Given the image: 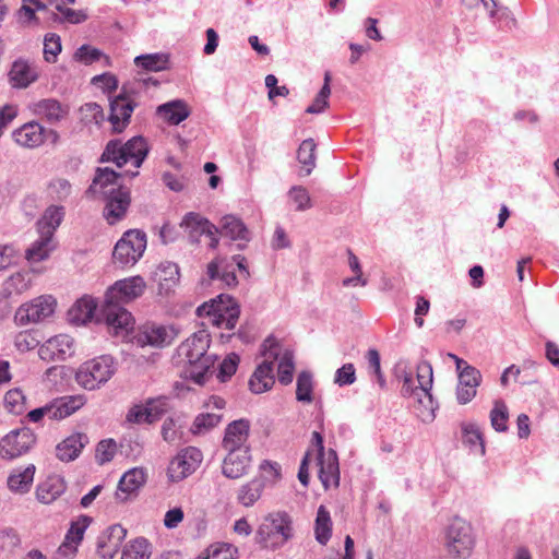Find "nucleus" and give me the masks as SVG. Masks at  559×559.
I'll list each match as a JSON object with an SVG mask.
<instances>
[{"instance_id":"obj_25","label":"nucleus","mask_w":559,"mask_h":559,"mask_svg":"<svg viewBox=\"0 0 559 559\" xmlns=\"http://www.w3.org/2000/svg\"><path fill=\"white\" fill-rule=\"evenodd\" d=\"M15 142L25 147H37L45 142V128L38 122H27L13 132Z\"/></svg>"},{"instance_id":"obj_60","label":"nucleus","mask_w":559,"mask_h":559,"mask_svg":"<svg viewBox=\"0 0 559 559\" xmlns=\"http://www.w3.org/2000/svg\"><path fill=\"white\" fill-rule=\"evenodd\" d=\"M289 195L293 199V201L297 204V211H305L311 207L310 195L304 187H293L289 191Z\"/></svg>"},{"instance_id":"obj_57","label":"nucleus","mask_w":559,"mask_h":559,"mask_svg":"<svg viewBox=\"0 0 559 559\" xmlns=\"http://www.w3.org/2000/svg\"><path fill=\"white\" fill-rule=\"evenodd\" d=\"M116 442L112 439L102 440L97 444L96 459L99 464L110 462L116 454Z\"/></svg>"},{"instance_id":"obj_31","label":"nucleus","mask_w":559,"mask_h":559,"mask_svg":"<svg viewBox=\"0 0 559 559\" xmlns=\"http://www.w3.org/2000/svg\"><path fill=\"white\" fill-rule=\"evenodd\" d=\"M157 114L170 124H179L186 120L190 110L182 99H174L157 107Z\"/></svg>"},{"instance_id":"obj_56","label":"nucleus","mask_w":559,"mask_h":559,"mask_svg":"<svg viewBox=\"0 0 559 559\" xmlns=\"http://www.w3.org/2000/svg\"><path fill=\"white\" fill-rule=\"evenodd\" d=\"M356 381V370L353 364L343 365L335 371L334 383L340 386L350 385Z\"/></svg>"},{"instance_id":"obj_21","label":"nucleus","mask_w":559,"mask_h":559,"mask_svg":"<svg viewBox=\"0 0 559 559\" xmlns=\"http://www.w3.org/2000/svg\"><path fill=\"white\" fill-rule=\"evenodd\" d=\"M180 227L185 228L193 243H198L202 235L213 236L218 231V228L207 218L194 212H189L183 216Z\"/></svg>"},{"instance_id":"obj_12","label":"nucleus","mask_w":559,"mask_h":559,"mask_svg":"<svg viewBox=\"0 0 559 559\" xmlns=\"http://www.w3.org/2000/svg\"><path fill=\"white\" fill-rule=\"evenodd\" d=\"M55 307L56 299L52 296H39L21 305L14 314V321L17 325L40 322L53 313Z\"/></svg>"},{"instance_id":"obj_2","label":"nucleus","mask_w":559,"mask_h":559,"mask_svg":"<svg viewBox=\"0 0 559 559\" xmlns=\"http://www.w3.org/2000/svg\"><path fill=\"white\" fill-rule=\"evenodd\" d=\"M121 177L122 174L109 167L97 168L93 182L86 191V193L99 192L106 199L104 217L109 225L123 218L130 205L129 189L118 182Z\"/></svg>"},{"instance_id":"obj_3","label":"nucleus","mask_w":559,"mask_h":559,"mask_svg":"<svg viewBox=\"0 0 559 559\" xmlns=\"http://www.w3.org/2000/svg\"><path fill=\"white\" fill-rule=\"evenodd\" d=\"M210 343V333L202 329L193 333L178 348V355L188 361L189 374L198 384L205 382L207 373L215 362L216 357L207 355Z\"/></svg>"},{"instance_id":"obj_39","label":"nucleus","mask_w":559,"mask_h":559,"mask_svg":"<svg viewBox=\"0 0 559 559\" xmlns=\"http://www.w3.org/2000/svg\"><path fill=\"white\" fill-rule=\"evenodd\" d=\"M332 535V520L329 510L320 506L314 521L316 540L321 545H326Z\"/></svg>"},{"instance_id":"obj_16","label":"nucleus","mask_w":559,"mask_h":559,"mask_svg":"<svg viewBox=\"0 0 559 559\" xmlns=\"http://www.w3.org/2000/svg\"><path fill=\"white\" fill-rule=\"evenodd\" d=\"M93 319L96 322H105L106 320L100 316V307L92 297L84 296L76 300V302L68 311V320L74 325H84Z\"/></svg>"},{"instance_id":"obj_30","label":"nucleus","mask_w":559,"mask_h":559,"mask_svg":"<svg viewBox=\"0 0 559 559\" xmlns=\"http://www.w3.org/2000/svg\"><path fill=\"white\" fill-rule=\"evenodd\" d=\"M86 442L87 437L84 433L78 432L69 436L57 445V457L62 462H71L75 460L80 455Z\"/></svg>"},{"instance_id":"obj_6","label":"nucleus","mask_w":559,"mask_h":559,"mask_svg":"<svg viewBox=\"0 0 559 559\" xmlns=\"http://www.w3.org/2000/svg\"><path fill=\"white\" fill-rule=\"evenodd\" d=\"M475 539L471 525L461 518H454L445 527L442 545L453 559H467L473 551Z\"/></svg>"},{"instance_id":"obj_50","label":"nucleus","mask_w":559,"mask_h":559,"mask_svg":"<svg viewBox=\"0 0 559 559\" xmlns=\"http://www.w3.org/2000/svg\"><path fill=\"white\" fill-rule=\"evenodd\" d=\"M91 522V518L82 515L78 521L72 522L68 530L64 540H68L76 546L82 542L84 533Z\"/></svg>"},{"instance_id":"obj_52","label":"nucleus","mask_w":559,"mask_h":559,"mask_svg":"<svg viewBox=\"0 0 559 559\" xmlns=\"http://www.w3.org/2000/svg\"><path fill=\"white\" fill-rule=\"evenodd\" d=\"M146 408L150 413V419L152 423L159 419L169 408V399L167 396H158L150 399L146 402Z\"/></svg>"},{"instance_id":"obj_54","label":"nucleus","mask_w":559,"mask_h":559,"mask_svg":"<svg viewBox=\"0 0 559 559\" xmlns=\"http://www.w3.org/2000/svg\"><path fill=\"white\" fill-rule=\"evenodd\" d=\"M25 396L20 389H13L5 393L4 403L10 413L21 414L24 411Z\"/></svg>"},{"instance_id":"obj_7","label":"nucleus","mask_w":559,"mask_h":559,"mask_svg":"<svg viewBox=\"0 0 559 559\" xmlns=\"http://www.w3.org/2000/svg\"><path fill=\"white\" fill-rule=\"evenodd\" d=\"M114 358L103 355L83 362L75 372V381L85 390H96L115 374Z\"/></svg>"},{"instance_id":"obj_9","label":"nucleus","mask_w":559,"mask_h":559,"mask_svg":"<svg viewBox=\"0 0 559 559\" xmlns=\"http://www.w3.org/2000/svg\"><path fill=\"white\" fill-rule=\"evenodd\" d=\"M280 344L275 337L269 336L262 344V355L266 359L260 364L249 380V389L254 394L269 391L275 383L273 374L274 360L280 357Z\"/></svg>"},{"instance_id":"obj_27","label":"nucleus","mask_w":559,"mask_h":559,"mask_svg":"<svg viewBox=\"0 0 559 559\" xmlns=\"http://www.w3.org/2000/svg\"><path fill=\"white\" fill-rule=\"evenodd\" d=\"M218 231L222 236L231 240L248 242L250 240V231L245 223L237 216L228 214L221 218Z\"/></svg>"},{"instance_id":"obj_49","label":"nucleus","mask_w":559,"mask_h":559,"mask_svg":"<svg viewBox=\"0 0 559 559\" xmlns=\"http://www.w3.org/2000/svg\"><path fill=\"white\" fill-rule=\"evenodd\" d=\"M295 371V362H294V354L290 350H285L282 355L278 368H277V376L278 381L283 385H288L293 381Z\"/></svg>"},{"instance_id":"obj_38","label":"nucleus","mask_w":559,"mask_h":559,"mask_svg":"<svg viewBox=\"0 0 559 559\" xmlns=\"http://www.w3.org/2000/svg\"><path fill=\"white\" fill-rule=\"evenodd\" d=\"M134 64L147 72H159L168 69L169 56L164 52L140 55L135 57Z\"/></svg>"},{"instance_id":"obj_26","label":"nucleus","mask_w":559,"mask_h":559,"mask_svg":"<svg viewBox=\"0 0 559 559\" xmlns=\"http://www.w3.org/2000/svg\"><path fill=\"white\" fill-rule=\"evenodd\" d=\"M401 393L404 397L413 396L419 405H423L426 409L430 411L431 419L435 418L436 406L431 393L419 385L416 386L411 373H405L403 376Z\"/></svg>"},{"instance_id":"obj_35","label":"nucleus","mask_w":559,"mask_h":559,"mask_svg":"<svg viewBox=\"0 0 559 559\" xmlns=\"http://www.w3.org/2000/svg\"><path fill=\"white\" fill-rule=\"evenodd\" d=\"M159 288L166 293L170 292L179 282V266L170 261L162 262L155 273Z\"/></svg>"},{"instance_id":"obj_53","label":"nucleus","mask_w":559,"mask_h":559,"mask_svg":"<svg viewBox=\"0 0 559 559\" xmlns=\"http://www.w3.org/2000/svg\"><path fill=\"white\" fill-rule=\"evenodd\" d=\"M61 51L60 36L57 34H47L44 41V57L47 62H56L58 53Z\"/></svg>"},{"instance_id":"obj_59","label":"nucleus","mask_w":559,"mask_h":559,"mask_svg":"<svg viewBox=\"0 0 559 559\" xmlns=\"http://www.w3.org/2000/svg\"><path fill=\"white\" fill-rule=\"evenodd\" d=\"M418 385L430 392L432 388V366L428 361H421L417 366Z\"/></svg>"},{"instance_id":"obj_17","label":"nucleus","mask_w":559,"mask_h":559,"mask_svg":"<svg viewBox=\"0 0 559 559\" xmlns=\"http://www.w3.org/2000/svg\"><path fill=\"white\" fill-rule=\"evenodd\" d=\"M481 381L479 370L471 365H465L459 373V383L456 388V400L460 404L469 403L477 392Z\"/></svg>"},{"instance_id":"obj_18","label":"nucleus","mask_w":559,"mask_h":559,"mask_svg":"<svg viewBox=\"0 0 559 559\" xmlns=\"http://www.w3.org/2000/svg\"><path fill=\"white\" fill-rule=\"evenodd\" d=\"M127 530L120 524H114L103 532L97 539V554L104 559H112L119 550Z\"/></svg>"},{"instance_id":"obj_5","label":"nucleus","mask_w":559,"mask_h":559,"mask_svg":"<svg viewBox=\"0 0 559 559\" xmlns=\"http://www.w3.org/2000/svg\"><path fill=\"white\" fill-rule=\"evenodd\" d=\"M239 314V305L225 294H221L197 308L198 317L207 319L212 325L228 331L236 328Z\"/></svg>"},{"instance_id":"obj_51","label":"nucleus","mask_w":559,"mask_h":559,"mask_svg":"<svg viewBox=\"0 0 559 559\" xmlns=\"http://www.w3.org/2000/svg\"><path fill=\"white\" fill-rule=\"evenodd\" d=\"M239 361L240 358L236 353H230L224 358V360L219 364L217 373V378L221 382H226L235 374Z\"/></svg>"},{"instance_id":"obj_41","label":"nucleus","mask_w":559,"mask_h":559,"mask_svg":"<svg viewBox=\"0 0 559 559\" xmlns=\"http://www.w3.org/2000/svg\"><path fill=\"white\" fill-rule=\"evenodd\" d=\"M35 466L29 465L17 474H11L8 478V486L12 491L24 493L31 488L34 479Z\"/></svg>"},{"instance_id":"obj_55","label":"nucleus","mask_w":559,"mask_h":559,"mask_svg":"<svg viewBox=\"0 0 559 559\" xmlns=\"http://www.w3.org/2000/svg\"><path fill=\"white\" fill-rule=\"evenodd\" d=\"M49 191L52 197L59 201H63L70 197L72 192V186L69 180L64 178H57L50 182Z\"/></svg>"},{"instance_id":"obj_23","label":"nucleus","mask_w":559,"mask_h":559,"mask_svg":"<svg viewBox=\"0 0 559 559\" xmlns=\"http://www.w3.org/2000/svg\"><path fill=\"white\" fill-rule=\"evenodd\" d=\"M250 424L247 419H238L228 424L223 439L225 450L249 449L246 442L249 437Z\"/></svg>"},{"instance_id":"obj_19","label":"nucleus","mask_w":559,"mask_h":559,"mask_svg":"<svg viewBox=\"0 0 559 559\" xmlns=\"http://www.w3.org/2000/svg\"><path fill=\"white\" fill-rule=\"evenodd\" d=\"M173 329L157 324H146L135 336V342L140 346L164 347L174 340Z\"/></svg>"},{"instance_id":"obj_20","label":"nucleus","mask_w":559,"mask_h":559,"mask_svg":"<svg viewBox=\"0 0 559 559\" xmlns=\"http://www.w3.org/2000/svg\"><path fill=\"white\" fill-rule=\"evenodd\" d=\"M319 479L324 489L340 485V467L336 451L329 449L324 454H318Z\"/></svg>"},{"instance_id":"obj_4","label":"nucleus","mask_w":559,"mask_h":559,"mask_svg":"<svg viewBox=\"0 0 559 559\" xmlns=\"http://www.w3.org/2000/svg\"><path fill=\"white\" fill-rule=\"evenodd\" d=\"M147 154V143L141 135L133 136L126 143L115 139L106 144L100 162L115 163L119 168L130 163L134 168H139L142 166Z\"/></svg>"},{"instance_id":"obj_64","label":"nucleus","mask_w":559,"mask_h":559,"mask_svg":"<svg viewBox=\"0 0 559 559\" xmlns=\"http://www.w3.org/2000/svg\"><path fill=\"white\" fill-rule=\"evenodd\" d=\"M127 420L133 424L148 423L152 424L150 419V413L147 412L146 405H135L131 407L127 414Z\"/></svg>"},{"instance_id":"obj_47","label":"nucleus","mask_w":559,"mask_h":559,"mask_svg":"<svg viewBox=\"0 0 559 559\" xmlns=\"http://www.w3.org/2000/svg\"><path fill=\"white\" fill-rule=\"evenodd\" d=\"M221 420L222 415L214 413H202L194 418L190 430L193 435H202L216 427Z\"/></svg>"},{"instance_id":"obj_22","label":"nucleus","mask_w":559,"mask_h":559,"mask_svg":"<svg viewBox=\"0 0 559 559\" xmlns=\"http://www.w3.org/2000/svg\"><path fill=\"white\" fill-rule=\"evenodd\" d=\"M228 454L223 462V474L227 478L236 479L245 474L250 466V449L227 450Z\"/></svg>"},{"instance_id":"obj_48","label":"nucleus","mask_w":559,"mask_h":559,"mask_svg":"<svg viewBox=\"0 0 559 559\" xmlns=\"http://www.w3.org/2000/svg\"><path fill=\"white\" fill-rule=\"evenodd\" d=\"M81 115V121L85 124H97L100 126L105 120V114L103 107L97 103H86L79 109Z\"/></svg>"},{"instance_id":"obj_40","label":"nucleus","mask_w":559,"mask_h":559,"mask_svg":"<svg viewBox=\"0 0 559 559\" xmlns=\"http://www.w3.org/2000/svg\"><path fill=\"white\" fill-rule=\"evenodd\" d=\"M264 488L262 478H254L246 485L241 486L238 491V502L243 507H251L261 497Z\"/></svg>"},{"instance_id":"obj_15","label":"nucleus","mask_w":559,"mask_h":559,"mask_svg":"<svg viewBox=\"0 0 559 559\" xmlns=\"http://www.w3.org/2000/svg\"><path fill=\"white\" fill-rule=\"evenodd\" d=\"M74 354V340L70 335L59 334L49 338L39 347L43 360H66Z\"/></svg>"},{"instance_id":"obj_33","label":"nucleus","mask_w":559,"mask_h":559,"mask_svg":"<svg viewBox=\"0 0 559 559\" xmlns=\"http://www.w3.org/2000/svg\"><path fill=\"white\" fill-rule=\"evenodd\" d=\"M84 405V399L81 395L63 396L57 400L51 406L50 417L53 419H62L72 415L75 411Z\"/></svg>"},{"instance_id":"obj_46","label":"nucleus","mask_w":559,"mask_h":559,"mask_svg":"<svg viewBox=\"0 0 559 559\" xmlns=\"http://www.w3.org/2000/svg\"><path fill=\"white\" fill-rule=\"evenodd\" d=\"M313 381L312 373L304 370L297 377L296 399L298 402H312Z\"/></svg>"},{"instance_id":"obj_37","label":"nucleus","mask_w":559,"mask_h":559,"mask_svg":"<svg viewBox=\"0 0 559 559\" xmlns=\"http://www.w3.org/2000/svg\"><path fill=\"white\" fill-rule=\"evenodd\" d=\"M64 217V207L52 205L49 206L38 222V231L53 237L56 229L60 226Z\"/></svg>"},{"instance_id":"obj_58","label":"nucleus","mask_w":559,"mask_h":559,"mask_svg":"<svg viewBox=\"0 0 559 559\" xmlns=\"http://www.w3.org/2000/svg\"><path fill=\"white\" fill-rule=\"evenodd\" d=\"M102 56L103 52L99 49L91 47L90 45H82L74 53V58L85 64H92L98 61Z\"/></svg>"},{"instance_id":"obj_63","label":"nucleus","mask_w":559,"mask_h":559,"mask_svg":"<svg viewBox=\"0 0 559 559\" xmlns=\"http://www.w3.org/2000/svg\"><path fill=\"white\" fill-rule=\"evenodd\" d=\"M92 83L109 93L116 91L118 87V80L111 73H103V74L96 75L92 79Z\"/></svg>"},{"instance_id":"obj_44","label":"nucleus","mask_w":559,"mask_h":559,"mask_svg":"<svg viewBox=\"0 0 559 559\" xmlns=\"http://www.w3.org/2000/svg\"><path fill=\"white\" fill-rule=\"evenodd\" d=\"M150 543L143 537L130 542L123 549L121 559H150Z\"/></svg>"},{"instance_id":"obj_14","label":"nucleus","mask_w":559,"mask_h":559,"mask_svg":"<svg viewBox=\"0 0 559 559\" xmlns=\"http://www.w3.org/2000/svg\"><path fill=\"white\" fill-rule=\"evenodd\" d=\"M202 452L194 448L188 447L171 460L168 466V476L173 481H179L192 474L202 462Z\"/></svg>"},{"instance_id":"obj_32","label":"nucleus","mask_w":559,"mask_h":559,"mask_svg":"<svg viewBox=\"0 0 559 559\" xmlns=\"http://www.w3.org/2000/svg\"><path fill=\"white\" fill-rule=\"evenodd\" d=\"M39 234V238L35 240L25 252V258L28 262L32 263L40 262L48 259L51 251L56 247L53 242V237L48 236L44 233Z\"/></svg>"},{"instance_id":"obj_8","label":"nucleus","mask_w":559,"mask_h":559,"mask_svg":"<svg viewBox=\"0 0 559 559\" xmlns=\"http://www.w3.org/2000/svg\"><path fill=\"white\" fill-rule=\"evenodd\" d=\"M293 537L290 516L283 512L270 515L257 532V542L264 548L276 549Z\"/></svg>"},{"instance_id":"obj_62","label":"nucleus","mask_w":559,"mask_h":559,"mask_svg":"<svg viewBox=\"0 0 559 559\" xmlns=\"http://www.w3.org/2000/svg\"><path fill=\"white\" fill-rule=\"evenodd\" d=\"M61 14L63 16L62 19L59 17V15L57 13L51 12L50 19L55 22L67 21L72 24H80L87 19V14L84 13L83 11H76V10H73L70 8L67 9L66 11H63V13H61Z\"/></svg>"},{"instance_id":"obj_34","label":"nucleus","mask_w":559,"mask_h":559,"mask_svg":"<svg viewBox=\"0 0 559 559\" xmlns=\"http://www.w3.org/2000/svg\"><path fill=\"white\" fill-rule=\"evenodd\" d=\"M9 76L12 85L19 88H25L37 80L36 72L22 60H17L12 64Z\"/></svg>"},{"instance_id":"obj_42","label":"nucleus","mask_w":559,"mask_h":559,"mask_svg":"<svg viewBox=\"0 0 559 559\" xmlns=\"http://www.w3.org/2000/svg\"><path fill=\"white\" fill-rule=\"evenodd\" d=\"M316 143L312 139L301 142L297 151V159L305 167V175L309 176L316 166Z\"/></svg>"},{"instance_id":"obj_36","label":"nucleus","mask_w":559,"mask_h":559,"mask_svg":"<svg viewBox=\"0 0 559 559\" xmlns=\"http://www.w3.org/2000/svg\"><path fill=\"white\" fill-rule=\"evenodd\" d=\"M462 428V440L463 443L469 448V450L478 455L485 454V441L483 433L480 432L478 426L473 423H464L461 426Z\"/></svg>"},{"instance_id":"obj_11","label":"nucleus","mask_w":559,"mask_h":559,"mask_svg":"<svg viewBox=\"0 0 559 559\" xmlns=\"http://www.w3.org/2000/svg\"><path fill=\"white\" fill-rule=\"evenodd\" d=\"M134 95L133 85L123 84L120 94L110 100L108 121L111 123L114 133H121L129 124L131 115L136 107Z\"/></svg>"},{"instance_id":"obj_1","label":"nucleus","mask_w":559,"mask_h":559,"mask_svg":"<svg viewBox=\"0 0 559 559\" xmlns=\"http://www.w3.org/2000/svg\"><path fill=\"white\" fill-rule=\"evenodd\" d=\"M145 287L146 284L141 276H132L117 281L108 288L100 305V316L106 320V324L116 330H127L133 319L122 305L140 297Z\"/></svg>"},{"instance_id":"obj_13","label":"nucleus","mask_w":559,"mask_h":559,"mask_svg":"<svg viewBox=\"0 0 559 559\" xmlns=\"http://www.w3.org/2000/svg\"><path fill=\"white\" fill-rule=\"evenodd\" d=\"M35 435L29 428H21L11 431L0 441V456L14 459L27 452L35 443Z\"/></svg>"},{"instance_id":"obj_61","label":"nucleus","mask_w":559,"mask_h":559,"mask_svg":"<svg viewBox=\"0 0 559 559\" xmlns=\"http://www.w3.org/2000/svg\"><path fill=\"white\" fill-rule=\"evenodd\" d=\"M331 87L321 88L313 103L306 109L307 114H320L329 106Z\"/></svg>"},{"instance_id":"obj_29","label":"nucleus","mask_w":559,"mask_h":559,"mask_svg":"<svg viewBox=\"0 0 559 559\" xmlns=\"http://www.w3.org/2000/svg\"><path fill=\"white\" fill-rule=\"evenodd\" d=\"M66 481L59 475H50L37 486V499L46 504L53 502L66 490Z\"/></svg>"},{"instance_id":"obj_28","label":"nucleus","mask_w":559,"mask_h":559,"mask_svg":"<svg viewBox=\"0 0 559 559\" xmlns=\"http://www.w3.org/2000/svg\"><path fill=\"white\" fill-rule=\"evenodd\" d=\"M33 110L36 115L43 116L49 123L61 121L69 112L67 105H62L55 98H45L34 104Z\"/></svg>"},{"instance_id":"obj_24","label":"nucleus","mask_w":559,"mask_h":559,"mask_svg":"<svg viewBox=\"0 0 559 559\" xmlns=\"http://www.w3.org/2000/svg\"><path fill=\"white\" fill-rule=\"evenodd\" d=\"M146 481L145 471L134 467L126 472L119 480L116 498L121 502L128 500L129 496L135 493Z\"/></svg>"},{"instance_id":"obj_43","label":"nucleus","mask_w":559,"mask_h":559,"mask_svg":"<svg viewBox=\"0 0 559 559\" xmlns=\"http://www.w3.org/2000/svg\"><path fill=\"white\" fill-rule=\"evenodd\" d=\"M31 284V278L27 274L15 273L10 276L4 283L2 294L4 297H11L13 295H20L25 292Z\"/></svg>"},{"instance_id":"obj_45","label":"nucleus","mask_w":559,"mask_h":559,"mask_svg":"<svg viewBox=\"0 0 559 559\" xmlns=\"http://www.w3.org/2000/svg\"><path fill=\"white\" fill-rule=\"evenodd\" d=\"M489 417L491 426L497 432H506L508 430L509 411L502 400L495 401Z\"/></svg>"},{"instance_id":"obj_10","label":"nucleus","mask_w":559,"mask_h":559,"mask_svg":"<svg viewBox=\"0 0 559 559\" xmlns=\"http://www.w3.org/2000/svg\"><path fill=\"white\" fill-rule=\"evenodd\" d=\"M146 234L140 229L126 231L116 243L112 259L121 267L135 264L146 249Z\"/></svg>"}]
</instances>
